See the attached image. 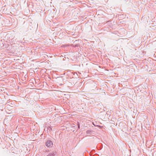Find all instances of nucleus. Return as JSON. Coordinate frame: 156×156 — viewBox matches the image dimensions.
<instances>
[{"instance_id": "2", "label": "nucleus", "mask_w": 156, "mask_h": 156, "mask_svg": "<svg viewBox=\"0 0 156 156\" xmlns=\"http://www.w3.org/2000/svg\"><path fill=\"white\" fill-rule=\"evenodd\" d=\"M57 154L56 151H54L52 153H50L47 155L46 156H56Z\"/></svg>"}, {"instance_id": "1", "label": "nucleus", "mask_w": 156, "mask_h": 156, "mask_svg": "<svg viewBox=\"0 0 156 156\" xmlns=\"http://www.w3.org/2000/svg\"><path fill=\"white\" fill-rule=\"evenodd\" d=\"M53 145V142L50 140H48L46 142V145L48 147H51Z\"/></svg>"}, {"instance_id": "3", "label": "nucleus", "mask_w": 156, "mask_h": 156, "mask_svg": "<svg viewBox=\"0 0 156 156\" xmlns=\"http://www.w3.org/2000/svg\"><path fill=\"white\" fill-rule=\"evenodd\" d=\"M93 131L91 130H88L87 131L86 133L87 134V136H90V135L92 133V132Z\"/></svg>"}, {"instance_id": "4", "label": "nucleus", "mask_w": 156, "mask_h": 156, "mask_svg": "<svg viewBox=\"0 0 156 156\" xmlns=\"http://www.w3.org/2000/svg\"><path fill=\"white\" fill-rule=\"evenodd\" d=\"M79 46V44H76L75 45H73V47H78Z\"/></svg>"}, {"instance_id": "5", "label": "nucleus", "mask_w": 156, "mask_h": 156, "mask_svg": "<svg viewBox=\"0 0 156 156\" xmlns=\"http://www.w3.org/2000/svg\"><path fill=\"white\" fill-rule=\"evenodd\" d=\"M77 126H78V129H80V123L79 122H77Z\"/></svg>"}, {"instance_id": "7", "label": "nucleus", "mask_w": 156, "mask_h": 156, "mask_svg": "<svg viewBox=\"0 0 156 156\" xmlns=\"http://www.w3.org/2000/svg\"><path fill=\"white\" fill-rule=\"evenodd\" d=\"M48 129L49 130H52V128L51 127H48Z\"/></svg>"}, {"instance_id": "6", "label": "nucleus", "mask_w": 156, "mask_h": 156, "mask_svg": "<svg viewBox=\"0 0 156 156\" xmlns=\"http://www.w3.org/2000/svg\"><path fill=\"white\" fill-rule=\"evenodd\" d=\"M48 151L46 150H45V149H44V150H43V152H44L45 153H46L48 151Z\"/></svg>"}]
</instances>
